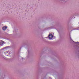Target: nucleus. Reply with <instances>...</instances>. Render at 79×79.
I'll use <instances>...</instances> for the list:
<instances>
[{
	"mask_svg": "<svg viewBox=\"0 0 79 79\" xmlns=\"http://www.w3.org/2000/svg\"><path fill=\"white\" fill-rule=\"evenodd\" d=\"M49 38L50 39H52L53 38V35L51 34H49Z\"/></svg>",
	"mask_w": 79,
	"mask_h": 79,
	"instance_id": "1",
	"label": "nucleus"
},
{
	"mask_svg": "<svg viewBox=\"0 0 79 79\" xmlns=\"http://www.w3.org/2000/svg\"><path fill=\"white\" fill-rule=\"evenodd\" d=\"M5 43H4V42L2 41H0V45H3Z\"/></svg>",
	"mask_w": 79,
	"mask_h": 79,
	"instance_id": "2",
	"label": "nucleus"
},
{
	"mask_svg": "<svg viewBox=\"0 0 79 79\" xmlns=\"http://www.w3.org/2000/svg\"><path fill=\"white\" fill-rule=\"evenodd\" d=\"M7 27H2L3 31H5Z\"/></svg>",
	"mask_w": 79,
	"mask_h": 79,
	"instance_id": "3",
	"label": "nucleus"
},
{
	"mask_svg": "<svg viewBox=\"0 0 79 79\" xmlns=\"http://www.w3.org/2000/svg\"><path fill=\"white\" fill-rule=\"evenodd\" d=\"M6 54H10V52L9 51H8L6 52H4Z\"/></svg>",
	"mask_w": 79,
	"mask_h": 79,
	"instance_id": "4",
	"label": "nucleus"
},
{
	"mask_svg": "<svg viewBox=\"0 0 79 79\" xmlns=\"http://www.w3.org/2000/svg\"><path fill=\"white\" fill-rule=\"evenodd\" d=\"M7 56H8V55H6Z\"/></svg>",
	"mask_w": 79,
	"mask_h": 79,
	"instance_id": "5",
	"label": "nucleus"
}]
</instances>
